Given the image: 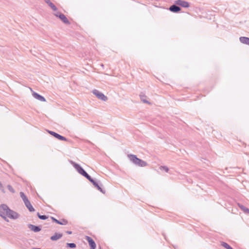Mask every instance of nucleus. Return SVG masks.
I'll list each match as a JSON object with an SVG mask.
<instances>
[{
  "instance_id": "obj_18",
  "label": "nucleus",
  "mask_w": 249,
  "mask_h": 249,
  "mask_svg": "<svg viewBox=\"0 0 249 249\" xmlns=\"http://www.w3.org/2000/svg\"><path fill=\"white\" fill-rule=\"evenodd\" d=\"M24 204L30 212H32L35 211V209L32 206L29 200L27 202H25Z\"/></svg>"
},
{
  "instance_id": "obj_29",
  "label": "nucleus",
  "mask_w": 249,
  "mask_h": 249,
  "mask_svg": "<svg viewBox=\"0 0 249 249\" xmlns=\"http://www.w3.org/2000/svg\"><path fill=\"white\" fill-rule=\"evenodd\" d=\"M7 215H5L4 217H3L2 218L6 222H9V220L7 219Z\"/></svg>"
},
{
  "instance_id": "obj_4",
  "label": "nucleus",
  "mask_w": 249,
  "mask_h": 249,
  "mask_svg": "<svg viewBox=\"0 0 249 249\" xmlns=\"http://www.w3.org/2000/svg\"><path fill=\"white\" fill-rule=\"evenodd\" d=\"M54 15L56 17L59 18L61 19V20L65 24L67 25H70L71 24L70 22L67 18V17L65 16V15L61 13V12H57L55 13H54Z\"/></svg>"
},
{
  "instance_id": "obj_16",
  "label": "nucleus",
  "mask_w": 249,
  "mask_h": 249,
  "mask_svg": "<svg viewBox=\"0 0 249 249\" xmlns=\"http://www.w3.org/2000/svg\"><path fill=\"white\" fill-rule=\"evenodd\" d=\"M44 1L54 11L57 10V7L50 0H44Z\"/></svg>"
},
{
  "instance_id": "obj_6",
  "label": "nucleus",
  "mask_w": 249,
  "mask_h": 249,
  "mask_svg": "<svg viewBox=\"0 0 249 249\" xmlns=\"http://www.w3.org/2000/svg\"><path fill=\"white\" fill-rule=\"evenodd\" d=\"M47 132L50 134H51V135H52L54 137H55V138L59 140L64 141H66V142L69 141V140L66 137H65L63 136H61L60 134H59L55 132L50 131V130H47Z\"/></svg>"
},
{
  "instance_id": "obj_21",
  "label": "nucleus",
  "mask_w": 249,
  "mask_h": 249,
  "mask_svg": "<svg viewBox=\"0 0 249 249\" xmlns=\"http://www.w3.org/2000/svg\"><path fill=\"white\" fill-rule=\"evenodd\" d=\"M20 196L21 197V198L22 199L23 201H24V203L29 201L28 198L27 197V196H26V195L24 194V193L20 192Z\"/></svg>"
},
{
  "instance_id": "obj_26",
  "label": "nucleus",
  "mask_w": 249,
  "mask_h": 249,
  "mask_svg": "<svg viewBox=\"0 0 249 249\" xmlns=\"http://www.w3.org/2000/svg\"><path fill=\"white\" fill-rule=\"evenodd\" d=\"M160 170H164L166 172H168V171H169V168L167 166H161L160 167Z\"/></svg>"
},
{
  "instance_id": "obj_31",
  "label": "nucleus",
  "mask_w": 249,
  "mask_h": 249,
  "mask_svg": "<svg viewBox=\"0 0 249 249\" xmlns=\"http://www.w3.org/2000/svg\"><path fill=\"white\" fill-rule=\"evenodd\" d=\"M33 249H40V248H33Z\"/></svg>"
},
{
  "instance_id": "obj_30",
  "label": "nucleus",
  "mask_w": 249,
  "mask_h": 249,
  "mask_svg": "<svg viewBox=\"0 0 249 249\" xmlns=\"http://www.w3.org/2000/svg\"><path fill=\"white\" fill-rule=\"evenodd\" d=\"M66 233L69 234H71L72 233V231H67Z\"/></svg>"
},
{
  "instance_id": "obj_25",
  "label": "nucleus",
  "mask_w": 249,
  "mask_h": 249,
  "mask_svg": "<svg viewBox=\"0 0 249 249\" xmlns=\"http://www.w3.org/2000/svg\"><path fill=\"white\" fill-rule=\"evenodd\" d=\"M7 188L9 190V191L12 193H15V190L14 189V188L12 187L11 185H7Z\"/></svg>"
},
{
  "instance_id": "obj_20",
  "label": "nucleus",
  "mask_w": 249,
  "mask_h": 249,
  "mask_svg": "<svg viewBox=\"0 0 249 249\" xmlns=\"http://www.w3.org/2000/svg\"><path fill=\"white\" fill-rule=\"evenodd\" d=\"M87 179L92 183L95 187L96 188L99 185L98 183L94 180L89 175Z\"/></svg>"
},
{
  "instance_id": "obj_14",
  "label": "nucleus",
  "mask_w": 249,
  "mask_h": 249,
  "mask_svg": "<svg viewBox=\"0 0 249 249\" xmlns=\"http://www.w3.org/2000/svg\"><path fill=\"white\" fill-rule=\"evenodd\" d=\"M237 205L245 213L249 214V209L239 203H237Z\"/></svg>"
},
{
  "instance_id": "obj_27",
  "label": "nucleus",
  "mask_w": 249,
  "mask_h": 249,
  "mask_svg": "<svg viewBox=\"0 0 249 249\" xmlns=\"http://www.w3.org/2000/svg\"><path fill=\"white\" fill-rule=\"evenodd\" d=\"M96 188L103 194H105L106 193V191L103 189L99 185L96 187Z\"/></svg>"
},
{
  "instance_id": "obj_22",
  "label": "nucleus",
  "mask_w": 249,
  "mask_h": 249,
  "mask_svg": "<svg viewBox=\"0 0 249 249\" xmlns=\"http://www.w3.org/2000/svg\"><path fill=\"white\" fill-rule=\"evenodd\" d=\"M221 245L226 249H233L228 244L224 242H221Z\"/></svg>"
},
{
  "instance_id": "obj_13",
  "label": "nucleus",
  "mask_w": 249,
  "mask_h": 249,
  "mask_svg": "<svg viewBox=\"0 0 249 249\" xmlns=\"http://www.w3.org/2000/svg\"><path fill=\"white\" fill-rule=\"evenodd\" d=\"M63 236L62 233L55 232L54 235L50 237V239L52 241H56L60 239Z\"/></svg>"
},
{
  "instance_id": "obj_9",
  "label": "nucleus",
  "mask_w": 249,
  "mask_h": 249,
  "mask_svg": "<svg viewBox=\"0 0 249 249\" xmlns=\"http://www.w3.org/2000/svg\"><path fill=\"white\" fill-rule=\"evenodd\" d=\"M169 10L174 13H178L181 10L180 7L178 4H174L171 5L169 8Z\"/></svg>"
},
{
  "instance_id": "obj_3",
  "label": "nucleus",
  "mask_w": 249,
  "mask_h": 249,
  "mask_svg": "<svg viewBox=\"0 0 249 249\" xmlns=\"http://www.w3.org/2000/svg\"><path fill=\"white\" fill-rule=\"evenodd\" d=\"M70 162L80 174L85 177L86 178H88L89 175L79 164L72 160H71Z\"/></svg>"
},
{
  "instance_id": "obj_19",
  "label": "nucleus",
  "mask_w": 249,
  "mask_h": 249,
  "mask_svg": "<svg viewBox=\"0 0 249 249\" xmlns=\"http://www.w3.org/2000/svg\"><path fill=\"white\" fill-rule=\"evenodd\" d=\"M87 179L92 183L95 187L96 188L99 185L98 183L94 180L89 175Z\"/></svg>"
},
{
  "instance_id": "obj_8",
  "label": "nucleus",
  "mask_w": 249,
  "mask_h": 249,
  "mask_svg": "<svg viewBox=\"0 0 249 249\" xmlns=\"http://www.w3.org/2000/svg\"><path fill=\"white\" fill-rule=\"evenodd\" d=\"M85 239L88 242L90 247V249H95L96 246L94 240L90 237L88 236H86Z\"/></svg>"
},
{
  "instance_id": "obj_5",
  "label": "nucleus",
  "mask_w": 249,
  "mask_h": 249,
  "mask_svg": "<svg viewBox=\"0 0 249 249\" xmlns=\"http://www.w3.org/2000/svg\"><path fill=\"white\" fill-rule=\"evenodd\" d=\"M92 92L99 99H100L103 101H107V97L103 93L99 91L98 90L94 89Z\"/></svg>"
},
{
  "instance_id": "obj_1",
  "label": "nucleus",
  "mask_w": 249,
  "mask_h": 249,
  "mask_svg": "<svg viewBox=\"0 0 249 249\" xmlns=\"http://www.w3.org/2000/svg\"><path fill=\"white\" fill-rule=\"evenodd\" d=\"M0 208L5 212L7 216L10 219H17L19 217V214L18 213L10 209L6 204H1Z\"/></svg>"
},
{
  "instance_id": "obj_2",
  "label": "nucleus",
  "mask_w": 249,
  "mask_h": 249,
  "mask_svg": "<svg viewBox=\"0 0 249 249\" xmlns=\"http://www.w3.org/2000/svg\"><path fill=\"white\" fill-rule=\"evenodd\" d=\"M127 157L129 160L136 166L140 167H145L148 165L146 161L138 158L135 155L128 154Z\"/></svg>"
},
{
  "instance_id": "obj_11",
  "label": "nucleus",
  "mask_w": 249,
  "mask_h": 249,
  "mask_svg": "<svg viewBox=\"0 0 249 249\" xmlns=\"http://www.w3.org/2000/svg\"><path fill=\"white\" fill-rule=\"evenodd\" d=\"M53 221L61 225H65L68 224V221L65 219H62L60 221L56 219L53 217H51Z\"/></svg>"
},
{
  "instance_id": "obj_12",
  "label": "nucleus",
  "mask_w": 249,
  "mask_h": 249,
  "mask_svg": "<svg viewBox=\"0 0 249 249\" xmlns=\"http://www.w3.org/2000/svg\"><path fill=\"white\" fill-rule=\"evenodd\" d=\"M33 96L35 98H36L41 102H45L46 101V99L43 96H41V95L38 94L37 93H36V92H33Z\"/></svg>"
},
{
  "instance_id": "obj_24",
  "label": "nucleus",
  "mask_w": 249,
  "mask_h": 249,
  "mask_svg": "<svg viewBox=\"0 0 249 249\" xmlns=\"http://www.w3.org/2000/svg\"><path fill=\"white\" fill-rule=\"evenodd\" d=\"M67 247L70 248H74L76 247V244L73 243H67Z\"/></svg>"
},
{
  "instance_id": "obj_17",
  "label": "nucleus",
  "mask_w": 249,
  "mask_h": 249,
  "mask_svg": "<svg viewBox=\"0 0 249 249\" xmlns=\"http://www.w3.org/2000/svg\"><path fill=\"white\" fill-rule=\"evenodd\" d=\"M240 41L245 44L249 45V38L245 36H241L239 38Z\"/></svg>"
},
{
  "instance_id": "obj_23",
  "label": "nucleus",
  "mask_w": 249,
  "mask_h": 249,
  "mask_svg": "<svg viewBox=\"0 0 249 249\" xmlns=\"http://www.w3.org/2000/svg\"><path fill=\"white\" fill-rule=\"evenodd\" d=\"M38 217L41 220H45L48 218V216L46 215H40L39 213H37Z\"/></svg>"
},
{
  "instance_id": "obj_28",
  "label": "nucleus",
  "mask_w": 249,
  "mask_h": 249,
  "mask_svg": "<svg viewBox=\"0 0 249 249\" xmlns=\"http://www.w3.org/2000/svg\"><path fill=\"white\" fill-rule=\"evenodd\" d=\"M5 215H6L5 212L3 211L2 210H0V216L2 218L4 217Z\"/></svg>"
},
{
  "instance_id": "obj_7",
  "label": "nucleus",
  "mask_w": 249,
  "mask_h": 249,
  "mask_svg": "<svg viewBox=\"0 0 249 249\" xmlns=\"http://www.w3.org/2000/svg\"><path fill=\"white\" fill-rule=\"evenodd\" d=\"M175 3L184 8H188L190 6L189 3L183 0H177Z\"/></svg>"
},
{
  "instance_id": "obj_15",
  "label": "nucleus",
  "mask_w": 249,
  "mask_h": 249,
  "mask_svg": "<svg viewBox=\"0 0 249 249\" xmlns=\"http://www.w3.org/2000/svg\"><path fill=\"white\" fill-rule=\"evenodd\" d=\"M140 97L141 101L143 103L147 104L148 105H150L151 104L150 102H149L148 101H147L146 99V96L143 93L141 92L140 93Z\"/></svg>"
},
{
  "instance_id": "obj_10",
  "label": "nucleus",
  "mask_w": 249,
  "mask_h": 249,
  "mask_svg": "<svg viewBox=\"0 0 249 249\" xmlns=\"http://www.w3.org/2000/svg\"><path fill=\"white\" fill-rule=\"evenodd\" d=\"M27 226L29 229L36 232H39L41 230L40 226H35L31 224H29Z\"/></svg>"
}]
</instances>
